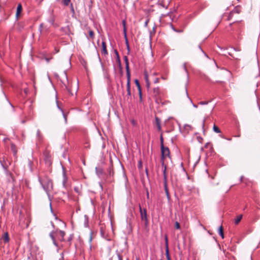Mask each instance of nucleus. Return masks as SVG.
I'll use <instances>...</instances> for the list:
<instances>
[{
  "mask_svg": "<svg viewBox=\"0 0 260 260\" xmlns=\"http://www.w3.org/2000/svg\"><path fill=\"white\" fill-rule=\"evenodd\" d=\"M39 181L43 189L49 194V192L53 189V183L52 181L46 176L39 177Z\"/></svg>",
  "mask_w": 260,
  "mask_h": 260,
  "instance_id": "1",
  "label": "nucleus"
},
{
  "mask_svg": "<svg viewBox=\"0 0 260 260\" xmlns=\"http://www.w3.org/2000/svg\"><path fill=\"white\" fill-rule=\"evenodd\" d=\"M54 235H55L57 238L60 240V241H63L64 240V237L66 235L65 232L63 231H58L56 230L55 232H52L50 233V236L51 238L52 239L53 243L55 245H57L56 243L55 240V236Z\"/></svg>",
  "mask_w": 260,
  "mask_h": 260,
  "instance_id": "2",
  "label": "nucleus"
},
{
  "mask_svg": "<svg viewBox=\"0 0 260 260\" xmlns=\"http://www.w3.org/2000/svg\"><path fill=\"white\" fill-rule=\"evenodd\" d=\"M161 161L162 166L164 165V159L165 158L170 156V151L168 147H165L164 144L161 145Z\"/></svg>",
  "mask_w": 260,
  "mask_h": 260,
  "instance_id": "3",
  "label": "nucleus"
},
{
  "mask_svg": "<svg viewBox=\"0 0 260 260\" xmlns=\"http://www.w3.org/2000/svg\"><path fill=\"white\" fill-rule=\"evenodd\" d=\"M140 212L141 213V219L145 222V223L147 224L148 222L147 217V213L146 210L144 209L142 210L141 207L139 206Z\"/></svg>",
  "mask_w": 260,
  "mask_h": 260,
  "instance_id": "4",
  "label": "nucleus"
},
{
  "mask_svg": "<svg viewBox=\"0 0 260 260\" xmlns=\"http://www.w3.org/2000/svg\"><path fill=\"white\" fill-rule=\"evenodd\" d=\"M101 52L104 55L108 54V51L106 48V44L104 41H103L102 43Z\"/></svg>",
  "mask_w": 260,
  "mask_h": 260,
  "instance_id": "5",
  "label": "nucleus"
},
{
  "mask_svg": "<svg viewBox=\"0 0 260 260\" xmlns=\"http://www.w3.org/2000/svg\"><path fill=\"white\" fill-rule=\"evenodd\" d=\"M124 61H125V63L126 76H129V75H130V71H129V69L128 60V58L126 56H124Z\"/></svg>",
  "mask_w": 260,
  "mask_h": 260,
  "instance_id": "6",
  "label": "nucleus"
},
{
  "mask_svg": "<svg viewBox=\"0 0 260 260\" xmlns=\"http://www.w3.org/2000/svg\"><path fill=\"white\" fill-rule=\"evenodd\" d=\"M130 77L131 75H129V76H127V83H126V88L127 91V94L128 95H131V89H130Z\"/></svg>",
  "mask_w": 260,
  "mask_h": 260,
  "instance_id": "7",
  "label": "nucleus"
},
{
  "mask_svg": "<svg viewBox=\"0 0 260 260\" xmlns=\"http://www.w3.org/2000/svg\"><path fill=\"white\" fill-rule=\"evenodd\" d=\"M11 149L13 152V155L15 157H16L17 153V149L16 146L14 143H11Z\"/></svg>",
  "mask_w": 260,
  "mask_h": 260,
  "instance_id": "8",
  "label": "nucleus"
},
{
  "mask_svg": "<svg viewBox=\"0 0 260 260\" xmlns=\"http://www.w3.org/2000/svg\"><path fill=\"white\" fill-rule=\"evenodd\" d=\"M22 10V8L21 5L20 4H18L17 6V11H16V17L17 19H18L20 13L21 12Z\"/></svg>",
  "mask_w": 260,
  "mask_h": 260,
  "instance_id": "9",
  "label": "nucleus"
},
{
  "mask_svg": "<svg viewBox=\"0 0 260 260\" xmlns=\"http://www.w3.org/2000/svg\"><path fill=\"white\" fill-rule=\"evenodd\" d=\"M135 82L136 85L137 86L138 89L139 90V96H140V98L141 100L142 99V92H141V89L140 84V83L139 82V81L138 80H137V79L135 80Z\"/></svg>",
  "mask_w": 260,
  "mask_h": 260,
  "instance_id": "10",
  "label": "nucleus"
},
{
  "mask_svg": "<svg viewBox=\"0 0 260 260\" xmlns=\"http://www.w3.org/2000/svg\"><path fill=\"white\" fill-rule=\"evenodd\" d=\"M155 122H156V126H157V129L159 131H160L161 129V124H160V120L157 117H155Z\"/></svg>",
  "mask_w": 260,
  "mask_h": 260,
  "instance_id": "11",
  "label": "nucleus"
},
{
  "mask_svg": "<svg viewBox=\"0 0 260 260\" xmlns=\"http://www.w3.org/2000/svg\"><path fill=\"white\" fill-rule=\"evenodd\" d=\"M3 239L5 243H7L9 242V235H8V233H4V235L3 237Z\"/></svg>",
  "mask_w": 260,
  "mask_h": 260,
  "instance_id": "12",
  "label": "nucleus"
},
{
  "mask_svg": "<svg viewBox=\"0 0 260 260\" xmlns=\"http://www.w3.org/2000/svg\"><path fill=\"white\" fill-rule=\"evenodd\" d=\"M95 171H96V174L98 175H102L103 174V172L102 168L101 167H96Z\"/></svg>",
  "mask_w": 260,
  "mask_h": 260,
  "instance_id": "13",
  "label": "nucleus"
},
{
  "mask_svg": "<svg viewBox=\"0 0 260 260\" xmlns=\"http://www.w3.org/2000/svg\"><path fill=\"white\" fill-rule=\"evenodd\" d=\"M242 218V215H239L237 216L235 219V223L236 224H238L241 221Z\"/></svg>",
  "mask_w": 260,
  "mask_h": 260,
  "instance_id": "14",
  "label": "nucleus"
},
{
  "mask_svg": "<svg viewBox=\"0 0 260 260\" xmlns=\"http://www.w3.org/2000/svg\"><path fill=\"white\" fill-rule=\"evenodd\" d=\"M162 166L164 167V169L163 170V175H164V181H165V182H166V181H167V174H166L167 167H166V166L165 165H164V166Z\"/></svg>",
  "mask_w": 260,
  "mask_h": 260,
  "instance_id": "15",
  "label": "nucleus"
},
{
  "mask_svg": "<svg viewBox=\"0 0 260 260\" xmlns=\"http://www.w3.org/2000/svg\"><path fill=\"white\" fill-rule=\"evenodd\" d=\"M219 235L221 237L222 239L224 238V234L223 232L222 226L221 225L218 230Z\"/></svg>",
  "mask_w": 260,
  "mask_h": 260,
  "instance_id": "16",
  "label": "nucleus"
},
{
  "mask_svg": "<svg viewBox=\"0 0 260 260\" xmlns=\"http://www.w3.org/2000/svg\"><path fill=\"white\" fill-rule=\"evenodd\" d=\"M153 93L155 96H158L159 94L160 93V90L158 87H156L154 88L153 89Z\"/></svg>",
  "mask_w": 260,
  "mask_h": 260,
  "instance_id": "17",
  "label": "nucleus"
},
{
  "mask_svg": "<svg viewBox=\"0 0 260 260\" xmlns=\"http://www.w3.org/2000/svg\"><path fill=\"white\" fill-rule=\"evenodd\" d=\"M213 129V131L216 133H221V131L219 129V128L217 126H216L215 125H214Z\"/></svg>",
  "mask_w": 260,
  "mask_h": 260,
  "instance_id": "18",
  "label": "nucleus"
},
{
  "mask_svg": "<svg viewBox=\"0 0 260 260\" xmlns=\"http://www.w3.org/2000/svg\"><path fill=\"white\" fill-rule=\"evenodd\" d=\"M166 254L167 260H171V258L169 254V248H167V249H166Z\"/></svg>",
  "mask_w": 260,
  "mask_h": 260,
  "instance_id": "19",
  "label": "nucleus"
},
{
  "mask_svg": "<svg viewBox=\"0 0 260 260\" xmlns=\"http://www.w3.org/2000/svg\"><path fill=\"white\" fill-rule=\"evenodd\" d=\"M165 191H166V194H167V197H169V191L167 189L166 182H165Z\"/></svg>",
  "mask_w": 260,
  "mask_h": 260,
  "instance_id": "20",
  "label": "nucleus"
},
{
  "mask_svg": "<svg viewBox=\"0 0 260 260\" xmlns=\"http://www.w3.org/2000/svg\"><path fill=\"white\" fill-rule=\"evenodd\" d=\"M233 14H234V11H232L230 13L229 16H228V20H230L231 19L232 17H233Z\"/></svg>",
  "mask_w": 260,
  "mask_h": 260,
  "instance_id": "21",
  "label": "nucleus"
},
{
  "mask_svg": "<svg viewBox=\"0 0 260 260\" xmlns=\"http://www.w3.org/2000/svg\"><path fill=\"white\" fill-rule=\"evenodd\" d=\"M89 37L91 38V39H93V37H94V32L92 30H90L89 31Z\"/></svg>",
  "mask_w": 260,
  "mask_h": 260,
  "instance_id": "22",
  "label": "nucleus"
},
{
  "mask_svg": "<svg viewBox=\"0 0 260 260\" xmlns=\"http://www.w3.org/2000/svg\"><path fill=\"white\" fill-rule=\"evenodd\" d=\"M165 245H166V249L167 248H168V238H167V236H166V237H165Z\"/></svg>",
  "mask_w": 260,
  "mask_h": 260,
  "instance_id": "23",
  "label": "nucleus"
},
{
  "mask_svg": "<svg viewBox=\"0 0 260 260\" xmlns=\"http://www.w3.org/2000/svg\"><path fill=\"white\" fill-rule=\"evenodd\" d=\"M175 226L176 229H180V224L178 221H176L175 224Z\"/></svg>",
  "mask_w": 260,
  "mask_h": 260,
  "instance_id": "24",
  "label": "nucleus"
},
{
  "mask_svg": "<svg viewBox=\"0 0 260 260\" xmlns=\"http://www.w3.org/2000/svg\"><path fill=\"white\" fill-rule=\"evenodd\" d=\"M71 0H63V3L66 6L69 5Z\"/></svg>",
  "mask_w": 260,
  "mask_h": 260,
  "instance_id": "25",
  "label": "nucleus"
},
{
  "mask_svg": "<svg viewBox=\"0 0 260 260\" xmlns=\"http://www.w3.org/2000/svg\"><path fill=\"white\" fill-rule=\"evenodd\" d=\"M43 24H41L40 25V28H39V30L40 31L41 34H43Z\"/></svg>",
  "mask_w": 260,
  "mask_h": 260,
  "instance_id": "26",
  "label": "nucleus"
},
{
  "mask_svg": "<svg viewBox=\"0 0 260 260\" xmlns=\"http://www.w3.org/2000/svg\"><path fill=\"white\" fill-rule=\"evenodd\" d=\"M233 11H234V13H236L238 14L240 12V10H239V8H236L235 9V10H233Z\"/></svg>",
  "mask_w": 260,
  "mask_h": 260,
  "instance_id": "27",
  "label": "nucleus"
},
{
  "mask_svg": "<svg viewBox=\"0 0 260 260\" xmlns=\"http://www.w3.org/2000/svg\"><path fill=\"white\" fill-rule=\"evenodd\" d=\"M122 23H123V25L124 26V32H125L126 31L125 21V20H123L122 21Z\"/></svg>",
  "mask_w": 260,
  "mask_h": 260,
  "instance_id": "28",
  "label": "nucleus"
},
{
  "mask_svg": "<svg viewBox=\"0 0 260 260\" xmlns=\"http://www.w3.org/2000/svg\"><path fill=\"white\" fill-rule=\"evenodd\" d=\"M145 78L146 82L148 83V76L147 74H145Z\"/></svg>",
  "mask_w": 260,
  "mask_h": 260,
  "instance_id": "29",
  "label": "nucleus"
},
{
  "mask_svg": "<svg viewBox=\"0 0 260 260\" xmlns=\"http://www.w3.org/2000/svg\"><path fill=\"white\" fill-rule=\"evenodd\" d=\"M208 104V102H201L199 103L200 105H206Z\"/></svg>",
  "mask_w": 260,
  "mask_h": 260,
  "instance_id": "30",
  "label": "nucleus"
},
{
  "mask_svg": "<svg viewBox=\"0 0 260 260\" xmlns=\"http://www.w3.org/2000/svg\"><path fill=\"white\" fill-rule=\"evenodd\" d=\"M54 20L53 18H52L49 21V22L52 24H53L54 23Z\"/></svg>",
  "mask_w": 260,
  "mask_h": 260,
  "instance_id": "31",
  "label": "nucleus"
},
{
  "mask_svg": "<svg viewBox=\"0 0 260 260\" xmlns=\"http://www.w3.org/2000/svg\"><path fill=\"white\" fill-rule=\"evenodd\" d=\"M115 53H116V55L117 56L118 61H120L118 53V52H117V50H115Z\"/></svg>",
  "mask_w": 260,
  "mask_h": 260,
  "instance_id": "32",
  "label": "nucleus"
},
{
  "mask_svg": "<svg viewBox=\"0 0 260 260\" xmlns=\"http://www.w3.org/2000/svg\"><path fill=\"white\" fill-rule=\"evenodd\" d=\"M154 83H158L159 82V79L158 78L155 79V80H154Z\"/></svg>",
  "mask_w": 260,
  "mask_h": 260,
  "instance_id": "33",
  "label": "nucleus"
},
{
  "mask_svg": "<svg viewBox=\"0 0 260 260\" xmlns=\"http://www.w3.org/2000/svg\"><path fill=\"white\" fill-rule=\"evenodd\" d=\"M118 260H122V257L120 254H118Z\"/></svg>",
  "mask_w": 260,
  "mask_h": 260,
  "instance_id": "34",
  "label": "nucleus"
},
{
  "mask_svg": "<svg viewBox=\"0 0 260 260\" xmlns=\"http://www.w3.org/2000/svg\"><path fill=\"white\" fill-rule=\"evenodd\" d=\"M160 142H161V145L163 144V138H162V135L160 136Z\"/></svg>",
  "mask_w": 260,
  "mask_h": 260,
  "instance_id": "35",
  "label": "nucleus"
},
{
  "mask_svg": "<svg viewBox=\"0 0 260 260\" xmlns=\"http://www.w3.org/2000/svg\"><path fill=\"white\" fill-rule=\"evenodd\" d=\"M37 135L38 137H40V132L39 130L37 132Z\"/></svg>",
  "mask_w": 260,
  "mask_h": 260,
  "instance_id": "36",
  "label": "nucleus"
},
{
  "mask_svg": "<svg viewBox=\"0 0 260 260\" xmlns=\"http://www.w3.org/2000/svg\"><path fill=\"white\" fill-rule=\"evenodd\" d=\"M229 54L230 55H231V56H232L233 57H234L232 55V54H231V52H229Z\"/></svg>",
  "mask_w": 260,
  "mask_h": 260,
  "instance_id": "37",
  "label": "nucleus"
},
{
  "mask_svg": "<svg viewBox=\"0 0 260 260\" xmlns=\"http://www.w3.org/2000/svg\"><path fill=\"white\" fill-rule=\"evenodd\" d=\"M193 106L195 108H197V106L194 104H193Z\"/></svg>",
  "mask_w": 260,
  "mask_h": 260,
  "instance_id": "38",
  "label": "nucleus"
},
{
  "mask_svg": "<svg viewBox=\"0 0 260 260\" xmlns=\"http://www.w3.org/2000/svg\"><path fill=\"white\" fill-rule=\"evenodd\" d=\"M161 78L163 79V80H166V78L165 77H162Z\"/></svg>",
  "mask_w": 260,
  "mask_h": 260,
  "instance_id": "39",
  "label": "nucleus"
},
{
  "mask_svg": "<svg viewBox=\"0 0 260 260\" xmlns=\"http://www.w3.org/2000/svg\"><path fill=\"white\" fill-rule=\"evenodd\" d=\"M233 49H234V50H236V49H234V48H233ZM236 51H240V50H239V49H237V50H236Z\"/></svg>",
  "mask_w": 260,
  "mask_h": 260,
  "instance_id": "40",
  "label": "nucleus"
},
{
  "mask_svg": "<svg viewBox=\"0 0 260 260\" xmlns=\"http://www.w3.org/2000/svg\"><path fill=\"white\" fill-rule=\"evenodd\" d=\"M139 166H141V162L140 161V165H139Z\"/></svg>",
  "mask_w": 260,
  "mask_h": 260,
  "instance_id": "41",
  "label": "nucleus"
},
{
  "mask_svg": "<svg viewBox=\"0 0 260 260\" xmlns=\"http://www.w3.org/2000/svg\"><path fill=\"white\" fill-rule=\"evenodd\" d=\"M205 121V120H204V121H203V125H204Z\"/></svg>",
  "mask_w": 260,
  "mask_h": 260,
  "instance_id": "42",
  "label": "nucleus"
},
{
  "mask_svg": "<svg viewBox=\"0 0 260 260\" xmlns=\"http://www.w3.org/2000/svg\"><path fill=\"white\" fill-rule=\"evenodd\" d=\"M47 61H49V59H46Z\"/></svg>",
  "mask_w": 260,
  "mask_h": 260,
  "instance_id": "43",
  "label": "nucleus"
},
{
  "mask_svg": "<svg viewBox=\"0 0 260 260\" xmlns=\"http://www.w3.org/2000/svg\"><path fill=\"white\" fill-rule=\"evenodd\" d=\"M238 1H239V0H238Z\"/></svg>",
  "mask_w": 260,
  "mask_h": 260,
  "instance_id": "44",
  "label": "nucleus"
}]
</instances>
